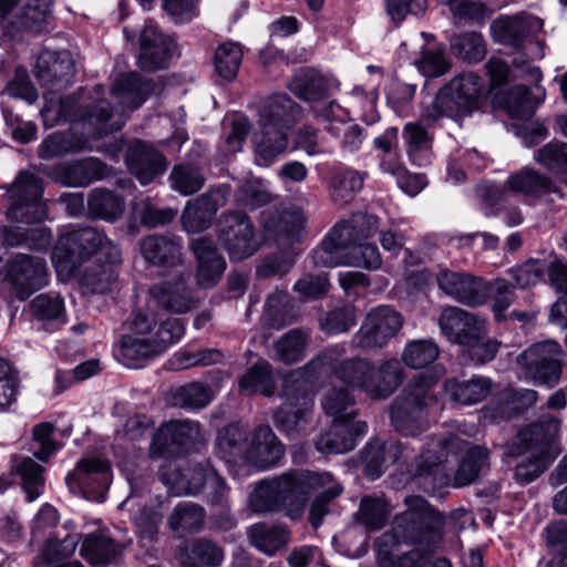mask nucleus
I'll list each match as a JSON object with an SVG mask.
<instances>
[{
    "label": "nucleus",
    "mask_w": 567,
    "mask_h": 567,
    "mask_svg": "<svg viewBox=\"0 0 567 567\" xmlns=\"http://www.w3.org/2000/svg\"><path fill=\"white\" fill-rule=\"evenodd\" d=\"M331 481V473L310 470H289L260 481L249 495L250 508L260 514L286 509L287 516H302L310 496Z\"/></svg>",
    "instance_id": "obj_1"
},
{
    "label": "nucleus",
    "mask_w": 567,
    "mask_h": 567,
    "mask_svg": "<svg viewBox=\"0 0 567 567\" xmlns=\"http://www.w3.org/2000/svg\"><path fill=\"white\" fill-rule=\"evenodd\" d=\"M184 333L181 319L158 320L151 310L133 312L127 321V332L120 341V359L127 368L143 367L179 341Z\"/></svg>",
    "instance_id": "obj_2"
},
{
    "label": "nucleus",
    "mask_w": 567,
    "mask_h": 567,
    "mask_svg": "<svg viewBox=\"0 0 567 567\" xmlns=\"http://www.w3.org/2000/svg\"><path fill=\"white\" fill-rule=\"evenodd\" d=\"M445 374L442 365L414 377L394 398L390 405L393 429L405 436H416L427 427L429 409L436 401L434 384Z\"/></svg>",
    "instance_id": "obj_3"
},
{
    "label": "nucleus",
    "mask_w": 567,
    "mask_h": 567,
    "mask_svg": "<svg viewBox=\"0 0 567 567\" xmlns=\"http://www.w3.org/2000/svg\"><path fill=\"white\" fill-rule=\"evenodd\" d=\"M297 112L298 105L286 94H274L259 107V130L252 136L258 165H271L286 151Z\"/></svg>",
    "instance_id": "obj_4"
},
{
    "label": "nucleus",
    "mask_w": 567,
    "mask_h": 567,
    "mask_svg": "<svg viewBox=\"0 0 567 567\" xmlns=\"http://www.w3.org/2000/svg\"><path fill=\"white\" fill-rule=\"evenodd\" d=\"M561 420L544 413L535 422L520 430L508 447V453L518 456L535 451L534 461L522 463L515 467V478L520 484L536 480L554 460L553 443L558 435Z\"/></svg>",
    "instance_id": "obj_5"
},
{
    "label": "nucleus",
    "mask_w": 567,
    "mask_h": 567,
    "mask_svg": "<svg viewBox=\"0 0 567 567\" xmlns=\"http://www.w3.org/2000/svg\"><path fill=\"white\" fill-rule=\"evenodd\" d=\"M406 509L394 517L392 534H383L375 539L379 551L383 550L389 542L396 543H431L442 535L444 519L426 499L421 496H409L405 498Z\"/></svg>",
    "instance_id": "obj_6"
},
{
    "label": "nucleus",
    "mask_w": 567,
    "mask_h": 567,
    "mask_svg": "<svg viewBox=\"0 0 567 567\" xmlns=\"http://www.w3.org/2000/svg\"><path fill=\"white\" fill-rule=\"evenodd\" d=\"M55 121L81 125L82 135L101 137L120 131L124 125L122 114H115L104 99L82 101L74 96L62 97L55 111Z\"/></svg>",
    "instance_id": "obj_7"
},
{
    "label": "nucleus",
    "mask_w": 567,
    "mask_h": 567,
    "mask_svg": "<svg viewBox=\"0 0 567 567\" xmlns=\"http://www.w3.org/2000/svg\"><path fill=\"white\" fill-rule=\"evenodd\" d=\"M204 441L202 425L193 420H171L154 432L150 457L169 460L179 456Z\"/></svg>",
    "instance_id": "obj_8"
},
{
    "label": "nucleus",
    "mask_w": 567,
    "mask_h": 567,
    "mask_svg": "<svg viewBox=\"0 0 567 567\" xmlns=\"http://www.w3.org/2000/svg\"><path fill=\"white\" fill-rule=\"evenodd\" d=\"M341 353L339 348H326L301 368L288 372L281 380L279 398L285 404L313 406L309 396L311 383L324 373V365L333 363Z\"/></svg>",
    "instance_id": "obj_9"
},
{
    "label": "nucleus",
    "mask_w": 567,
    "mask_h": 567,
    "mask_svg": "<svg viewBox=\"0 0 567 567\" xmlns=\"http://www.w3.org/2000/svg\"><path fill=\"white\" fill-rule=\"evenodd\" d=\"M41 181L31 173H20L10 188L11 205L7 217L12 221L33 224L47 216V207L41 202Z\"/></svg>",
    "instance_id": "obj_10"
},
{
    "label": "nucleus",
    "mask_w": 567,
    "mask_h": 567,
    "mask_svg": "<svg viewBox=\"0 0 567 567\" xmlns=\"http://www.w3.org/2000/svg\"><path fill=\"white\" fill-rule=\"evenodd\" d=\"M218 238L234 261L249 258L259 248L250 218L239 210L226 212L220 216Z\"/></svg>",
    "instance_id": "obj_11"
},
{
    "label": "nucleus",
    "mask_w": 567,
    "mask_h": 567,
    "mask_svg": "<svg viewBox=\"0 0 567 567\" xmlns=\"http://www.w3.org/2000/svg\"><path fill=\"white\" fill-rule=\"evenodd\" d=\"M105 239L106 234L93 227L70 231L58 240L52 251V261L58 270H72L79 262L96 254Z\"/></svg>",
    "instance_id": "obj_12"
},
{
    "label": "nucleus",
    "mask_w": 567,
    "mask_h": 567,
    "mask_svg": "<svg viewBox=\"0 0 567 567\" xmlns=\"http://www.w3.org/2000/svg\"><path fill=\"white\" fill-rule=\"evenodd\" d=\"M6 279L10 282L16 297L25 301L49 284L47 262L40 257L17 254L7 261Z\"/></svg>",
    "instance_id": "obj_13"
},
{
    "label": "nucleus",
    "mask_w": 567,
    "mask_h": 567,
    "mask_svg": "<svg viewBox=\"0 0 567 567\" xmlns=\"http://www.w3.org/2000/svg\"><path fill=\"white\" fill-rule=\"evenodd\" d=\"M307 217L299 207L267 208L260 213V225L269 239L279 247L289 248L302 241Z\"/></svg>",
    "instance_id": "obj_14"
},
{
    "label": "nucleus",
    "mask_w": 567,
    "mask_h": 567,
    "mask_svg": "<svg viewBox=\"0 0 567 567\" xmlns=\"http://www.w3.org/2000/svg\"><path fill=\"white\" fill-rule=\"evenodd\" d=\"M560 354V344L554 340H546L527 348L518 357V363L537 383L554 386L561 374Z\"/></svg>",
    "instance_id": "obj_15"
},
{
    "label": "nucleus",
    "mask_w": 567,
    "mask_h": 567,
    "mask_svg": "<svg viewBox=\"0 0 567 567\" xmlns=\"http://www.w3.org/2000/svg\"><path fill=\"white\" fill-rule=\"evenodd\" d=\"M111 480V465L106 460L100 457L82 458L65 477L70 488H78L85 498L97 502L105 499Z\"/></svg>",
    "instance_id": "obj_16"
},
{
    "label": "nucleus",
    "mask_w": 567,
    "mask_h": 567,
    "mask_svg": "<svg viewBox=\"0 0 567 567\" xmlns=\"http://www.w3.org/2000/svg\"><path fill=\"white\" fill-rule=\"evenodd\" d=\"M215 471L209 461L188 463L185 466L168 463L161 466L158 477L175 496L197 495Z\"/></svg>",
    "instance_id": "obj_17"
},
{
    "label": "nucleus",
    "mask_w": 567,
    "mask_h": 567,
    "mask_svg": "<svg viewBox=\"0 0 567 567\" xmlns=\"http://www.w3.org/2000/svg\"><path fill=\"white\" fill-rule=\"evenodd\" d=\"M506 187L509 192L523 195L528 205H534L538 200L551 205L556 198H565V194L548 176L529 166L512 173L506 179Z\"/></svg>",
    "instance_id": "obj_18"
},
{
    "label": "nucleus",
    "mask_w": 567,
    "mask_h": 567,
    "mask_svg": "<svg viewBox=\"0 0 567 567\" xmlns=\"http://www.w3.org/2000/svg\"><path fill=\"white\" fill-rule=\"evenodd\" d=\"M140 55L137 64L146 72L165 69L176 53L174 40L164 34L153 22H146L140 34Z\"/></svg>",
    "instance_id": "obj_19"
},
{
    "label": "nucleus",
    "mask_w": 567,
    "mask_h": 567,
    "mask_svg": "<svg viewBox=\"0 0 567 567\" xmlns=\"http://www.w3.org/2000/svg\"><path fill=\"white\" fill-rule=\"evenodd\" d=\"M33 72L43 86L60 91L71 84L75 75V64L66 50H43L37 58Z\"/></svg>",
    "instance_id": "obj_20"
},
{
    "label": "nucleus",
    "mask_w": 567,
    "mask_h": 567,
    "mask_svg": "<svg viewBox=\"0 0 567 567\" xmlns=\"http://www.w3.org/2000/svg\"><path fill=\"white\" fill-rule=\"evenodd\" d=\"M436 282L440 290L461 303L471 307L485 303L486 280L481 277L444 268L437 272Z\"/></svg>",
    "instance_id": "obj_21"
},
{
    "label": "nucleus",
    "mask_w": 567,
    "mask_h": 567,
    "mask_svg": "<svg viewBox=\"0 0 567 567\" xmlns=\"http://www.w3.org/2000/svg\"><path fill=\"white\" fill-rule=\"evenodd\" d=\"M439 327L449 341L464 347L484 332L485 321L458 307H446L439 317Z\"/></svg>",
    "instance_id": "obj_22"
},
{
    "label": "nucleus",
    "mask_w": 567,
    "mask_h": 567,
    "mask_svg": "<svg viewBox=\"0 0 567 567\" xmlns=\"http://www.w3.org/2000/svg\"><path fill=\"white\" fill-rule=\"evenodd\" d=\"M404 378V369L399 359L382 360L378 364L370 360L363 393L371 400H385L403 383Z\"/></svg>",
    "instance_id": "obj_23"
},
{
    "label": "nucleus",
    "mask_w": 567,
    "mask_h": 567,
    "mask_svg": "<svg viewBox=\"0 0 567 567\" xmlns=\"http://www.w3.org/2000/svg\"><path fill=\"white\" fill-rule=\"evenodd\" d=\"M285 445L277 437L269 425H259L252 432L248 441L246 463L258 468L276 466L285 456Z\"/></svg>",
    "instance_id": "obj_24"
},
{
    "label": "nucleus",
    "mask_w": 567,
    "mask_h": 567,
    "mask_svg": "<svg viewBox=\"0 0 567 567\" xmlns=\"http://www.w3.org/2000/svg\"><path fill=\"white\" fill-rule=\"evenodd\" d=\"M182 249V239L172 234L150 235L140 241V251L145 261L165 270L183 264Z\"/></svg>",
    "instance_id": "obj_25"
},
{
    "label": "nucleus",
    "mask_w": 567,
    "mask_h": 567,
    "mask_svg": "<svg viewBox=\"0 0 567 567\" xmlns=\"http://www.w3.org/2000/svg\"><path fill=\"white\" fill-rule=\"evenodd\" d=\"M190 249L196 258V280L202 288H210L219 282L226 261L215 241L208 237H199L190 243Z\"/></svg>",
    "instance_id": "obj_26"
},
{
    "label": "nucleus",
    "mask_w": 567,
    "mask_h": 567,
    "mask_svg": "<svg viewBox=\"0 0 567 567\" xmlns=\"http://www.w3.org/2000/svg\"><path fill=\"white\" fill-rule=\"evenodd\" d=\"M128 171L142 185H147L162 175L167 167L166 158L153 146L143 141L130 145L125 155Z\"/></svg>",
    "instance_id": "obj_27"
},
{
    "label": "nucleus",
    "mask_w": 567,
    "mask_h": 567,
    "mask_svg": "<svg viewBox=\"0 0 567 567\" xmlns=\"http://www.w3.org/2000/svg\"><path fill=\"white\" fill-rule=\"evenodd\" d=\"M462 440L455 435L431 437L427 447L420 453L415 461V476H427L435 474L440 467L455 456L461 449Z\"/></svg>",
    "instance_id": "obj_28"
},
{
    "label": "nucleus",
    "mask_w": 567,
    "mask_h": 567,
    "mask_svg": "<svg viewBox=\"0 0 567 567\" xmlns=\"http://www.w3.org/2000/svg\"><path fill=\"white\" fill-rule=\"evenodd\" d=\"M403 453L404 449L400 442L371 440L361 452L364 475L370 480L379 478L389 466L403 456Z\"/></svg>",
    "instance_id": "obj_29"
},
{
    "label": "nucleus",
    "mask_w": 567,
    "mask_h": 567,
    "mask_svg": "<svg viewBox=\"0 0 567 567\" xmlns=\"http://www.w3.org/2000/svg\"><path fill=\"white\" fill-rule=\"evenodd\" d=\"M152 81L144 79L137 72L120 74L112 89L111 95L121 105L122 112L141 107L153 92Z\"/></svg>",
    "instance_id": "obj_30"
},
{
    "label": "nucleus",
    "mask_w": 567,
    "mask_h": 567,
    "mask_svg": "<svg viewBox=\"0 0 567 567\" xmlns=\"http://www.w3.org/2000/svg\"><path fill=\"white\" fill-rule=\"evenodd\" d=\"M368 431L364 421L351 425L332 422L331 426L316 441V449L326 454H343L354 449L355 440Z\"/></svg>",
    "instance_id": "obj_31"
},
{
    "label": "nucleus",
    "mask_w": 567,
    "mask_h": 567,
    "mask_svg": "<svg viewBox=\"0 0 567 567\" xmlns=\"http://www.w3.org/2000/svg\"><path fill=\"white\" fill-rule=\"evenodd\" d=\"M150 301L171 313H186L195 307L192 290L183 279L154 285L148 290Z\"/></svg>",
    "instance_id": "obj_32"
},
{
    "label": "nucleus",
    "mask_w": 567,
    "mask_h": 567,
    "mask_svg": "<svg viewBox=\"0 0 567 567\" xmlns=\"http://www.w3.org/2000/svg\"><path fill=\"white\" fill-rule=\"evenodd\" d=\"M329 348H339L342 353L333 363L324 365V373L330 372L348 388L363 392L367 375L370 372V360L360 357L346 359L347 348L343 344H333Z\"/></svg>",
    "instance_id": "obj_33"
},
{
    "label": "nucleus",
    "mask_w": 567,
    "mask_h": 567,
    "mask_svg": "<svg viewBox=\"0 0 567 567\" xmlns=\"http://www.w3.org/2000/svg\"><path fill=\"white\" fill-rule=\"evenodd\" d=\"M349 238L344 237L342 228L333 227L312 252L316 267L334 268L350 265Z\"/></svg>",
    "instance_id": "obj_34"
},
{
    "label": "nucleus",
    "mask_w": 567,
    "mask_h": 567,
    "mask_svg": "<svg viewBox=\"0 0 567 567\" xmlns=\"http://www.w3.org/2000/svg\"><path fill=\"white\" fill-rule=\"evenodd\" d=\"M444 392L451 402L473 405L484 401L493 391V381L483 375H473L468 380L449 379L444 382Z\"/></svg>",
    "instance_id": "obj_35"
},
{
    "label": "nucleus",
    "mask_w": 567,
    "mask_h": 567,
    "mask_svg": "<svg viewBox=\"0 0 567 567\" xmlns=\"http://www.w3.org/2000/svg\"><path fill=\"white\" fill-rule=\"evenodd\" d=\"M473 113L466 103L460 100V95L453 92L451 85L445 83L436 93L431 105L425 109L423 116L432 122L446 117L461 124L465 117Z\"/></svg>",
    "instance_id": "obj_36"
},
{
    "label": "nucleus",
    "mask_w": 567,
    "mask_h": 567,
    "mask_svg": "<svg viewBox=\"0 0 567 567\" xmlns=\"http://www.w3.org/2000/svg\"><path fill=\"white\" fill-rule=\"evenodd\" d=\"M545 99V90L535 86L534 92L524 85H516L502 96V106L509 117L528 121Z\"/></svg>",
    "instance_id": "obj_37"
},
{
    "label": "nucleus",
    "mask_w": 567,
    "mask_h": 567,
    "mask_svg": "<svg viewBox=\"0 0 567 567\" xmlns=\"http://www.w3.org/2000/svg\"><path fill=\"white\" fill-rule=\"evenodd\" d=\"M311 340L309 328H293L281 334L272 344V359L285 365L302 361Z\"/></svg>",
    "instance_id": "obj_38"
},
{
    "label": "nucleus",
    "mask_w": 567,
    "mask_h": 567,
    "mask_svg": "<svg viewBox=\"0 0 567 567\" xmlns=\"http://www.w3.org/2000/svg\"><path fill=\"white\" fill-rule=\"evenodd\" d=\"M51 6L52 0H29L13 14L8 32H42L47 29Z\"/></svg>",
    "instance_id": "obj_39"
},
{
    "label": "nucleus",
    "mask_w": 567,
    "mask_h": 567,
    "mask_svg": "<svg viewBox=\"0 0 567 567\" xmlns=\"http://www.w3.org/2000/svg\"><path fill=\"white\" fill-rule=\"evenodd\" d=\"M206 517L205 508L194 502L184 501L175 505L167 517V526L178 538L200 532Z\"/></svg>",
    "instance_id": "obj_40"
},
{
    "label": "nucleus",
    "mask_w": 567,
    "mask_h": 567,
    "mask_svg": "<svg viewBox=\"0 0 567 567\" xmlns=\"http://www.w3.org/2000/svg\"><path fill=\"white\" fill-rule=\"evenodd\" d=\"M355 398L349 389L331 386L321 399L324 413L332 417V422L351 425L358 416Z\"/></svg>",
    "instance_id": "obj_41"
},
{
    "label": "nucleus",
    "mask_w": 567,
    "mask_h": 567,
    "mask_svg": "<svg viewBox=\"0 0 567 567\" xmlns=\"http://www.w3.org/2000/svg\"><path fill=\"white\" fill-rule=\"evenodd\" d=\"M247 446L246 431L237 424H230L218 432L215 453L229 464L246 463Z\"/></svg>",
    "instance_id": "obj_42"
},
{
    "label": "nucleus",
    "mask_w": 567,
    "mask_h": 567,
    "mask_svg": "<svg viewBox=\"0 0 567 567\" xmlns=\"http://www.w3.org/2000/svg\"><path fill=\"white\" fill-rule=\"evenodd\" d=\"M313 406L302 404H282L274 411L272 422L277 430L288 437L300 435L309 425Z\"/></svg>",
    "instance_id": "obj_43"
},
{
    "label": "nucleus",
    "mask_w": 567,
    "mask_h": 567,
    "mask_svg": "<svg viewBox=\"0 0 567 567\" xmlns=\"http://www.w3.org/2000/svg\"><path fill=\"white\" fill-rule=\"evenodd\" d=\"M125 210L124 197L113 190L94 188L87 197V213L92 218L114 223Z\"/></svg>",
    "instance_id": "obj_44"
},
{
    "label": "nucleus",
    "mask_w": 567,
    "mask_h": 567,
    "mask_svg": "<svg viewBox=\"0 0 567 567\" xmlns=\"http://www.w3.org/2000/svg\"><path fill=\"white\" fill-rule=\"evenodd\" d=\"M252 546L268 556L275 555L291 539L290 530L280 524L257 523L248 532Z\"/></svg>",
    "instance_id": "obj_45"
},
{
    "label": "nucleus",
    "mask_w": 567,
    "mask_h": 567,
    "mask_svg": "<svg viewBox=\"0 0 567 567\" xmlns=\"http://www.w3.org/2000/svg\"><path fill=\"white\" fill-rule=\"evenodd\" d=\"M241 392L254 395L261 394L271 398L276 393V381L272 365L265 359L256 361L240 378Z\"/></svg>",
    "instance_id": "obj_46"
},
{
    "label": "nucleus",
    "mask_w": 567,
    "mask_h": 567,
    "mask_svg": "<svg viewBox=\"0 0 567 567\" xmlns=\"http://www.w3.org/2000/svg\"><path fill=\"white\" fill-rule=\"evenodd\" d=\"M364 176L352 168H340L333 172L329 192L330 198L337 206H346L354 199L363 186Z\"/></svg>",
    "instance_id": "obj_47"
},
{
    "label": "nucleus",
    "mask_w": 567,
    "mask_h": 567,
    "mask_svg": "<svg viewBox=\"0 0 567 567\" xmlns=\"http://www.w3.org/2000/svg\"><path fill=\"white\" fill-rule=\"evenodd\" d=\"M107 175V166L99 158L87 157L73 162L62 168L61 179L69 186H86L90 183L103 179Z\"/></svg>",
    "instance_id": "obj_48"
},
{
    "label": "nucleus",
    "mask_w": 567,
    "mask_h": 567,
    "mask_svg": "<svg viewBox=\"0 0 567 567\" xmlns=\"http://www.w3.org/2000/svg\"><path fill=\"white\" fill-rule=\"evenodd\" d=\"M12 472L17 474L22 482V488L27 494V501H35L44 489V468L29 456H16L12 460Z\"/></svg>",
    "instance_id": "obj_49"
},
{
    "label": "nucleus",
    "mask_w": 567,
    "mask_h": 567,
    "mask_svg": "<svg viewBox=\"0 0 567 567\" xmlns=\"http://www.w3.org/2000/svg\"><path fill=\"white\" fill-rule=\"evenodd\" d=\"M291 92L307 102L324 100L329 94V83L326 76L316 71H301L290 81Z\"/></svg>",
    "instance_id": "obj_50"
},
{
    "label": "nucleus",
    "mask_w": 567,
    "mask_h": 567,
    "mask_svg": "<svg viewBox=\"0 0 567 567\" xmlns=\"http://www.w3.org/2000/svg\"><path fill=\"white\" fill-rule=\"evenodd\" d=\"M266 311L270 328L279 330L298 321L295 302L286 291L270 293L266 300Z\"/></svg>",
    "instance_id": "obj_51"
},
{
    "label": "nucleus",
    "mask_w": 567,
    "mask_h": 567,
    "mask_svg": "<svg viewBox=\"0 0 567 567\" xmlns=\"http://www.w3.org/2000/svg\"><path fill=\"white\" fill-rule=\"evenodd\" d=\"M80 554L91 565L104 566L118 555V547L110 537L95 533L85 537Z\"/></svg>",
    "instance_id": "obj_52"
},
{
    "label": "nucleus",
    "mask_w": 567,
    "mask_h": 567,
    "mask_svg": "<svg viewBox=\"0 0 567 567\" xmlns=\"http://www.w3.org/2000/svg\"><path fill=\"white\" fill-rule=\"evenodd\" d=\"M86 138L74 133L58 132L48 136L39 146V156L43 159H50L69 153L83 151Z\"/></svg>",
    "instance_id": "obj_53"
},
{
    "label": "nucleus",
    "mask_w": 567,
    "mask_h": 567,
    "mask_svg": "<svg viewBox=\"0 0 567 567\" xmlns=\"http://www.w3.org/2000/svg\"><path fill=\"white\" fill-rule=\"evenodd\" d=\"M32 316L44 322L62 326L66 321L64 300L59 293L38 295L29 305Z\"/></svg>",
    "instance_id": "obj_54"
},
{
    "label": "nucleus",
    "mask_w": 567,
    "mask_h": 567,
    "mask_svg": "<svg viewBox=\"0 0 567 567\" xmlns=\"http://www.w3.org/2000/svg\"><path fill=\"white\" fill-rule=\"evenodd\" d=\"M440 355V348L432 339H416L406 342L401 353V364L410 369H423Z\"/></svg>",
    "instance_id": "obj_55"
},
{
    "label": "nucleus",
    "mask_w": 567,
    "mask_h": 567,
    "mask_svg": "<svg viewBox=\"0 0 567 567\" xmlns=\"http://www.w3.org/2000/svg\"><path fill=\"white\" fill-rule=\"evenodd\" d=\"M169 182L174 190L184 196H189L203 188L206 178L198 165L181 163L173 167Z\"/></svg>",
    "instance_id": "obj_56"
},
{
    "label": "nucleus",
    "mask_w": 567,
    "mask_h": 567,
    "mask_svg": "<svg viewBox=\"0 0 567 567\" xmlns=\"http://www.w3.org/2000/svg\"><path fill=\"white\" fill-rule=\"evenodd\" d=\"M489 29L495 42L512 47H518L528 34V24L520 17L497 18Z\"/></svg>",
    "instance_id": "obj_57"
},
{
    "label": "nucleus",
    "mask_w": 567,
    "mask_h": 567,
    "mask_svg": "<svg viewBox=\"0 0 567 567\" xmlns=\"http://www.w3.org/2000/svg\"><path fill=\"white\" fill-rule=\"evenodd\" d=\"M450 47L454 55L467 63L482 61L487 52L483 35L474 31L453 35L450 40Z\"/></svg>",
    "instance_id": "obj_58"
},
{
    "label": "nucleus",
    "mask_w": 567,
    "mask_h": 567,
    "mask_svg": "<svg viewBox=\"0 0 567 567\" xmlns=\"http://www.w3.org/2000/svg\"><path fill=\"white\" fill-rule=\"evenodd\" d=\"M402 135L410 159L419 166L423 165L425 159L423 154L431 150L433 142L432 136L420 122L406 123L403 127Z\"/></svg>",
    "instance_id": "obj_59"
},
{
    "label": "nucleus",
    "mask_w": 567,
    "mask_h": 567,
    "mask_svg": "<svg viewBox=\"0 0 567 567\" xmlns=\"http://www.w3.org/2000/svg\"><path fill=\"white\" fill-rule=\"evenodd\" d=\"M487 458L488 451L485 447L474 446L470 449L457 466L453 485L462 487L473 483L478 477Z\"/></svg>",
    "instance_id": "obj_60"
},
{
    "label": "nucleus",
    "mask_w": 567,
    "mask_h": 567,
    "mask_svg": "<svg viewBox=\"0 0 567 567\" xmlns=\"http://www.w3.org/2000/svg\"><path fill=\"white\" fill-rule=\"evenodd\" d=\"M214 399L209 385L200 382H190L176 389L173 394V404L183 409L199 410L207 406Z\"/></svg>",
    "instance_id": "obj_61"
},
{
    "label": "nucleus",
    "mask_w": 567,
    "mask_h": 567,
    "mask_svg": "<svg viewBox=\"0 0 567 567\" xmlns=\"http://www.w3.org/2000/svg\"><path fill=\"white\" fill-rule=\"evenodd\" d=\"M241 60V47L235 42H225L215 51L214 66L221 79L233 81L237 75Z\"/></svg>",
    "instance_id": "obj_62"
},
{
    "label": "nucleus",
    "mask_w": 567,
    "mask_h": 567,
    "mask_svg": "<svg viewBox=\"0 0 567 567\" xmlns=\"http://www.w3.org/2000/svg\"><path fill=\"white\" fill-rule=\"evenodd\" d=\"M390 515V508L385 499L381 497L365 496L361 499L358 512V520L368 530L382 528Z\"/></svg>",
    "instance_id": "obj_63"
},
{
    "label": "nucleus",
    "mask_w": 567,
    "mask_h": 567,
    "mask_svg": "<svg viewBox=\"0 0 567 567\" xmlns=\"http://www.w3.org/2000/svg\"><path fill=\"white\" fill-rule=\"evenodd\" d=\"M336 227L342 228L349 244L354 245L363 239L372 237L379 228V219L367 213L353 214L348 220L341 221Z\"/></svg>",
    "instance_id": "obj_64"
}]
</instances>
